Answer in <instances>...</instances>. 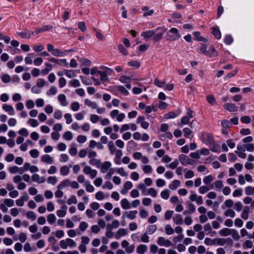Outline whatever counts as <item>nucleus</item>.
I'll return each instance as SVG.
<instances>
[{
  "label": "nucleus",
  "instance_id": "nucleus-47",
  "mask_svg": "<svg viewBox=\"0 0 254 254\" xmlns=\"http://www.w3.org/2000/svg\"><path fill=\"white\" fill-rule=\"evenodd\" d=\"M64 138L67 140H70L73 137V135L71 132L67 131L64 134Z\"/></svg>",
  "mask_w": 254,
  "mask_h": 254
},
{
  "label": "nucleus",
  "instance_id": "nucleus-18",
  "mask_svg": "<svg viewBox=\"0 0 254 254\" xmlns=\"http://www.w3.org/2000/svg\"><path fill=\"white\" fill-rule=\"evenodd\" d=\"M212 33L217 39H219L221 37V33L220 30L217 27H212Z\"/></svg>",
  "mask_w": 254,
  "mask_h": 254
},
{
  "label": "nucleus",
  "instance_id": "nucleus-55",
  "mask_svg": "<svg viewBox=\"0 0 254 254\" xmlns=\"http://www.w3.org/2000/svg\"><path fill=\"white\" fill-rule=\"evenodd\" d=\"M66 242L67 243V245H68V246H69L70 247H74L76 246L75 242L73 240H72L70 238L66 239Z\"/></svg>",
  "mask_w": 254,
  "mask_h": 254
},
{
  "label": "nucleus",
  "instance_id": "nucleus-36",
  "mask_svg": "<svg viewBox=\"0 0 254 254\" xmlns=\"http://www.w3.org/2000/svg\"><path fill=\"white\" fill-rule=\"evenodd\" d=\"M49 61L54 63H59V62H61L62 64L66 63V60L64 59L59 60L55 58H51L49 59Z\"/></svg>",
  "mask_w": 254,
  "mask_h": 254
},
{
  "label": "nucleus",
  "instance_id": "nucleus-6",
  "mask_svg": "<svg viewBox=\"0 0 254 254\" xmlns=\"http://www.w3.org/2000/svg\"><path fill=\"white\" fill-rule=\"evenodd\" d=\"M137 213V211L136 210L130 211L129 212L125 211L123 215L122 218L124 219L126 217H127L129 219L132 220L135 218Z\"/></svg>",
  "mask_w": 254,
  "mask_h": 254
},
{
  "label": "nucleus",
  "instance_id": "nucleus-56",
  "mask_svg": "<svg viewBox=\"0 0 254 254\" xmlns=\"http://www.w3.org/2000/svg\"><path fill=\"white\" fill-rule=\"evenodd\" d=\"M178 161L177 160H175L174 162L171 163L170 164L167 165V167H169L172 169H175L178 165Z\"/></svg>",
  "mask_w": 254,
  "mask_h": 254
},
{
  "label": "nucleus",
  "instance_id": "nucleus-7",
  "mask_svg": "<svg viewBox=\"0 0 254 254\" xmlns=\"http://www.w3.org/2000/svg\"><path fill=\"white\" fill-rule=\"evenodd\" d=\"M205 55L209 57H215L217 56V52L213 46H210Z\"/></svg>",
  "mask_w": 254,
  "mask_h": 254
},
{
  "label": "nucleus",
  "instance_id": "nucleus-1",
  "mask_svg": "<svg viewBox=\"0 0 254 254\" xmlns=\"http://www.w3.org/2000/svg\"><path fill=\"white\" fill-rule=\"evenodd\" d=\"M181 37L178 29L176 28H171L166 34V40L169 41H176Z\"/></svg>",
  "mask_w": 254,
  "mask_h": 254
},
{
  "label": "nucleus",
  "instance_id": "nucleus-62",
  "mask_svg": "<svg viewBox=\"0 0 254 254\" xmlns=\"http://www.w3.org/2000/svg\"><path fill=\"white\" fill-rule=\"evenodd\" d=\"M177 116L176 114L173 112H169L164 115V118L165 119H171L174 118Z\"/></svg>",
  "mask_w": 254,
  "mask_h": 254
},
{
  "label": "nucleus",
  "instance_id": "nucleus-3",
  "mask_svg": "<svg viewBox=\"0 0 254 254\" xmlns=\"http://www.w3.org/2000/svg\"><path fill=\"white\" fill-rule=\"evenodd\" d=\"M83 172L84 174L90 175L92 179L95 178L97 173L96 170L92 169L89 166H85L83 170Z\"/></svg>",
  "mask_w": 254,
  "mask_h": 254
},
{
  "label": "nucleus",
  "instance_id": "nucleus-22",
  "mask_svg": "<svg viewBox=\"0 0 254 254\" xmlns=\"http://www.w3.org/2000/svg\"><path fill=\"white\" fill-rule=\"evenodd\" d=\"M181 183L179 180H174L172 184L169 185V188L172 190H175L177 188L180 186Z\"/></svg>",
  "mask_w": 254,
  "mask_h": 254
},
{
  "label": "nucleus",
  "instance_id": "nucleus-25",
  "mask_svg": "<svg viewBox=\"0 0 254 254\" xmlns=\"http://www.w3.org/2000/svg\"><path fill=\"white\" fill-rule=\"evenodd\" d=\"M245 193L247 195H254V186H249L245 188Z\"/></svg>",
  "mask_w": 254,
  "mask_h": 254
},
{
  "label": "nucleus",
  "instance_id": "nucleus-17",
  "mask_svg": "<svg viewBox=\"0 0 254 254\" xmlns=\"http://www.w3.org/2000/svg\"><path fill=\"white\" fill-rule=\"evenodd\" d=\"M52 26L51 25H45L42 28L36 29L35 33L36 34H38L43 31H48L51 29H52Z\"/></svg>",
  "mask_w": 254,
  "mask_h": 254
},
{
  "label": "nucleus",
  "instance_id": "nucleus-49",
  "mask_svg": "<svg viewBox=\"0 0 254 254\" xmlns=\"http://www.w3.org/2000/svg\"><path fill=\"white\" fill-rule=\"evenodd\" d=\"M30 154L34 158H36L39 156V153L37 149H32L30 151Z\"/></svg>",
  "mask_w": 254,
  "mask_h": 254
},
{
  "label": "nucleus",
  "instance_id": "nucleus-50",
  "mask_svg": "<svg viewBox=\"0 0 254 254\" xmlns=\"http://www.w3.org/2000/svg\"><path fill=\"white\" fill-rule=\"evenodd\" d=\"M26 216L28 218L31 219L33 220H35L36 219V216L35 214L34 213V212L31 211H28L26 214Z\"/></svg>",
  "mask_w": 254,
  "mask_h": 254
},
{
  "label": "nucleus",
  "instance_id": "nucleus-10",
  "mask_svg": "<svg viewBox=\"0 0 254 254\" xmlns=\"http://www.w3.org/2000/svg\"><path fill=\"white\" fill-rule=\"evenodd\" d=\"M41 161L48 164H52L53 162V159L48 154H45L41 157Z\"/></svg>",
  "mask_w": 254,
  "mask_h": 254
},
{
  "label": "nucleus",
  "instance_id": "nucleus-61",
  "mask_svg": "<svg viewBox=\"0 0 254 254\" xmlns=\"http://www.w3.org/2000/svg\"><path fill=\"white\" fill-rule=\"evenodd\" d=\"M85 185L86 186V190L88 192H93L94 190V187L89 184L88 182H86L85 183Z\"/></svg>",
  "mask_w": 254,
  "mask_h": 254
},
{
  "label": "nucleus",
  "instance_id": "nucleus-26",
  "mask_svg": "<svg viewBox=\"0 0 254 254\" xmlns=\"http://www.w3.org/2000/svg\"><path fill=\"white\" fill-rule=\"evenodd\" d=\"M142 11H145L143 14V16H147L151 15L154 13V10L151 9L148 10V7L147 6H144L142 8Z\"/></svg>",
  "mask_w": 254,
  "mask_h": 254
},
{
  "label": "nucleus",
  "instance_id": "nucleus-16",
  "mask_svg": "<svg viewBox=\"0 0 254 254\" xmlns=\"http://www.w3.org/2000/svg\"><path fill=\"white\" fill-rule=\"evenodd\" d=\"M249 211H250L249 207L248 206H246L243 210V212H242V213L241 215V217L245 220L248 219V218L249 217Z\"/></svg>",
  "mask_w": 254,
  "mask_h": 254
},
{
  "label": "nucleus",
  "instance_id": "nucleus-44",
  "mask_svg": "<svg viewBox=\"0 0 254 254\" xmlns=\"http://www.w3.org/2000/svg\"><path fill=\"white\" fill-rule=\"evenodd\" d=\"M188 210L190 212V213H194L195 211V208L194 205L190 202H187Z\"/></svg>",
  "mask_w": 254,
  "mask_h": 254
},
{
  "label": "nucleus",
  "instance_id": "nucleus-51",
  "mask_svg": "<svg viewBox=\"0 0 254 254\" xmlns=\"http://www.w3.org/2000/svg\"><path fill=\"white\" fill-rule=\"evenodd\" d=\"M251 118L249 116H245L241 118V121L245 124H249L251 122Z\"/></svg>",
  "mask_w": 254,
  "mask_h": 254
},
{
  "label": "nucleus",
  "instance_id": "nucleus-34",
  "mask_svg": "<svg viewBox=\"0 0 254 254\" xmlns=\"http://www.w3.org/2000/svg\"><path fill=\"white\" fill-rule=\"evenodd\" d=\"M188 156L184 154H181L179 156V159L182 165H187V162L188 159Z\"/></svg>",
  "mask_w": 254,
  "mask_h": 254
},
{
  "label": "nucleus",
  "instance_id": "nucleus-42",
  "mask_svg": "<svg viewBox=\"0 0 254 254\" xmlns=\"http://www.w3.org/2000/svg\"><path fill=\"white\" fill-rule=\"evenodd\" d=\"M165 231H166V233L168 235H172L174 232V229L169 224L166 225Z\"/></svg>",
  "mask_w": 254,
  "mask_h": 254
},
{
  "label": "nucleus",
  "instance_id": "nucleus-32",
  "mask_svg": "<svg viewBox=\"0 0 254 254\" xmlns=\"http://www.w3.org/2000/svg\"><path fill=\"white\" fill-rule=\"evenodd\" d=\"M85 104L87 106H89V107H91L93 109H96L97 107V104H96V103L93 102L91 101L88 99H86L85 100Z\"/></svg>",
  "mask_w": 254,
  "mask_h": 254
},
{
  "label": "nucleus",
  "instance_id": "nucleus-9",
  "mask_svg": "<svg viewBox=\"0 0 254 254\" xmlns=\"http://www.w3.org/2000/svg\"><path fill=\"white\" fill-rule=\"evenodd\" d=\"M101 171L102 173H105L111 167V163L109 161L104 162L101 165Z\"/></svg>",
  "mask_w": 254,
  "mask_h": 254
},
{
  "label": "nucleus",
  "instance_id": "nucleus-52",
  "mask_svg": "<svg viewBox=\"0 0 254 254\" xmlns=\"http://www.w3.org/2000/svg\"><path fill=\"white\" fill-rule=\"evenodd\" d=\"M69 85L74 87H78L80 85L78 80L73 79L69 82Z\"/></svg>",
  "mask_w": 254,
  "mask_h": 254
},
{
  "label": "nucleus",
  "instance_id": "nucleus-20",
  "mask_svg": "<svg viewBox=\"0 0 254 254\" xmlns=\"http://www.w3.org/2000/svg\"><path fill=\"white\" fill-rule=\"evenodd\" d=\"M122 207L124 209H128L130 208V204L128 200L126 198H124L121 202Z\"/></svg>",
  "mask_w": 254,
  "mask_h": 254
},
{
  "label": "nucleus",
  "instance_id": "nucleus-4",
  "mask_svg": "<svg viewBox=\"0 0 254 254\" xmlns=\"http://www.w3.org/2000/svg\"><path fill=\"white\" fill-rule=\"evenodd\" d=\"M157 243L160 246H164L166 247H170L172 245V242L169 240L165 239L162 237L158 238Z\"/></svg>",
  "mask_w": 254,
  "mask_h": 254
},
{
  "label": "nucleus",
  "instance_id": "nucleus-2",
  "mask_svg": "<svg viewBox=\"0 0 254 254\" xmlns=\"http://www.w3.org/2000/svg\"><path fill=\"white\" fill-rule=\"evenodd\" d=\"M47 51L55 57H61L65 55L64 52L61 51L58 49H55L54 46L51 44H48L47 45Z\"/></svg>",
  "mask_w": 254,
  "mask_h": 254
},
{
  "label": "nucleus",
  "instance_id": "nucleus-41",
  "mask_svg": "<svg viewBox=\"0 0 254 254\" xmlns=\"http://www.w3.org/2000/svg\"><path fill=\"white\" fill-rule=\"evenodd\" d=\"M230 235H232L233 238L236 240H238L240 239V236L235 229H232Z\"/></svg>",
  "mask_w": 254,
  "mask_h": 254
},
{
  "label": "nucleus",
  "instance_id": "nucleus-28",
  "mask_svg": "<svg viewBox=\"0 0 254 254\" xmlns=\"http://www.w3.org/2000/svg\"><path fill=\"white\" fill-rule=\"evenodd\" d=\"M108 146L111 154H113L116 151V148L113 141H110L108 143Z\"/></svg>",
  "mask_w": 254,
  "mask_h": 254
},
{
  "label": "nucleus",
  "instance_id": "nucleus-60",
  "mask_svg": "<svg viewBox=\"0 0 254 254\" xmlns=\"http://www.w3.org/2000/svg\"><path fill=\"white\" fill-rule=\"evenodd\" d=\"M253 242L250 240H247L243 244V247L244 248H251L253 247Z\"/></svg>",
  "mask_w": 254,
  "mask_h": 254
},
{
  "label": "nucleus",
  "instance_id": "nucleus-11",
  "mask_svg": "<svg viewBox=\"0 0 254 254\" xmlns=\"http://www.w3.org/2000/svg\"><path fill=\"white\" fill-rule=\"evenodd\" d=\"M127 230L124 228H120L116 234V238L119 239L121 237L125 236L127 234Z\"/></svg>",
  "mask_w": 254,
  "mask_h": 254
},
{
  "label": "nucleus",
  "instance_id": "nucleus-64",
  "mask_svg": "<svg viewBox=\"0 0 254 254\" xmlns=\"http://www.w3.org/2000/svg\"><path fill=\"white\" fill-rule=\"evenodd\" d=\"M245 147L248 151L253 152L254 150V145L252 143L245 145Z\"/></svg>",
  "mask_w": 254,
  "mask_h": 254
},
{
  "label": "nucleus",
  "instance_id": "nucleus-27",
  "mask_svg": "<svg viewBox=\"0 0 254 254\" xmlns=\"http://www.w3.org/2000/svg\"><path fill=\"white\" fill-rule=\"evenodd\" d=\"M34 58V55L32 53L28 54L25 59V64H32L33 62V59Z\"/></svg>",
  "mask_w": 254,
  "mask_h": 254
},
{
  "label": "nucleus",
  "instance_id": "nucleus-46",
  "mask_svg": "<svg viewBox=\"0 0 254 254\" xmlns=\"http://www.w3.org/2000/svg\"><path fill=\"white\" fill-rule=\"evenodd\" d=\"M98 74L101 76V79L104 81H106L108 79L107 74L105 72L102 71H99Z\"/></svg>",
  "mask_w": 254,
  "mask_h": 254
},
{
  "label": "nucleus",
  "instance_id": "nucleus-33",
  "mask_svg": "<svg viewBox=\"0 0 254 254\" xmlns=\"http://www.w3.org/2000/svg\"><path fill=\"white\" fill-rule=\"evenodd\" d=\"M18 35L23 38L29 39L31 36L29 31H24L18 33Z\"/></svg>",
  "mask_w": 254,
  "mask_h": 254
},
{
  "label": "nucleus",
  "instance_id": "nucleus-39",
  "mask_svg": "<svg viewBox=\"0 0 254 254\" xmlns=\"http://www.w3.org/2000/svg\"><path fill=\"white\" fill-rule=\"evenodd\" d=\"M47 220L50 224H53L56 220V217L54 214H50L47 216Z\"/></svg>",
  "mask_w": 254,
  "mask_h": 254
},
{
  "label": "nucleus",
  "instance_id": "nucleus-23",
  "mask_svg": "<svg viewBox=\"0 0 254 254\" xmlns=\"http://www.w3.org/2000/svg\"><path fill=\"white\" fill-rule=\"evenodd\" d=\"M193 34L194 35L195 39L197 41H202V42H206L207 40L200 36V33L199 32L196 31L193 33Z\"/></svg>",
  "mask_w": 254,
  "mask_h": 254
},
{
  "label": "nucleus",
  "instance_id": "nucleus-37",
  "mask_svg": "<svg viewBox=\"0 0 254 254\" xmlns=\"http://www.w3.org/2000/svg\"><path fill=\"white\" fill-rule=\"evenodd\" d=\"M89 164L92 165H96L98 167H100L101 163L100 160H97L94 158H92L89 161Z\"/></svg>",
  "mask_w": 254,
  "mask_h": 254
},
{
  "label": "nucleus",
  "instance_id": "nucleus-43",
  "mask_svg": "<svg viewBox=\"0 0 254 254\" xmlns=\"http://www.w3.org/2000/svg\"><path fill=\"white\" fill-rule=\"evenodd\" d=\"M47 182L49 184L54 185L57 182V179L55 176H51L48 178Z\"/></svg>",
  "mask_w": 254,
  "mask_h": 254
},
{
  "label": "nucleus",
  "instance_id": "nucleus-24",
  "mask_svg": "<svg viewBox=\"0 0 254 254\" xmlns=\"http://www.w3.org/2000/svg\"><path fill=\"white\" fill-rule=\"evenodd\" d=\"M231 230L232 229H229V228H224L223 229L219 231V234L221 236H224V237L228 236V235H230Z\"/></svg>",
  "mask_w": 254,
  "mask_h": 254
},
{
  "label": "nucleus",
  "instance_id": "nucleus-40",
  "mask_svg": "<svg viewBox=\"0 0 254 254\" xmlns=\"http://www.w3.org/2000/svg\"><path fill=\"white\" fill-rule=\"evenodd\" d=\"M169 192H170V191L167 189L162 191L161 192V194H160L161 197L162 198L167 199L169 198V195H170Z\"/></svg>",
  "mask_w": 254,
  "mask_h": 254
},
{
  "label": "nucleus",
  "instance_id": "nucleus-31",
  "mask_svg": "<svg viewBox=\"0 0 254 254\" xmlns=\"http://www.w3.org/2000/svg\"><path fill=\"white\" fill-rule=\"evenodd\" d=\"M157 229V226L155 225L149 226L146 230V233L149 235L153 234Z\"/></svg>",
  "mask_w": 254,
  "mask_h": 254
},
{
  "label": "nucleus",
  "instance_id": "nucleus-35",
  "mask_svg": "<svg viewBox=\"0 0 254 254\" xmlns=\"http://www.w3.org/2000/svg\"><path fill=\"white\" fill-rule=\"evenodd\" d=\"M69 172V168L67 166H64L61 168L60 172L63 175H66Z\"/></svg>",
  "mask_w": 254,
  "mask_h": 254
},
{
  "label": "nucleus",
  "instance_id": "nucleus-58",
  "mask_svg": "<svg viewBox=\"0 0 254 254\" xmlns=\"http://www.w3.org/2000/svg\"><path fill=\"white\" fill-rule=\"evenodd\" d=\"M183 131L184 133V136L186 137H188L189 136L192 132V130L188 127L184 128Z\"/></svg>",
  "mask_w": 254,
  "mask_h": 254
},
{
  "label": "nucleus",
  "instance_id": "nucleus-13",
  "mask_svg": "<svg viewBox=\"0 0 254 254\" xmlns=\"http://www.w3.org/2000/svg\"><path fill=\"white\" fill-rule=\"evenodd\" d=\"M2 108L6 112H8L10 115H13L15 114L14 110L11 105L4 104L3 105Z\"/></svg>",
  "mask_w": 254,
  "mask_h": 254
},
{
  "label": "nucleus",
  "instance_id": "nucleus-19",
  "mask_svg": "<svg viewBox=\"0 0 254 254\" xmlns=\"http://www.w3.org/2000/svg\"><path fill=\"white\" fill-rule=\"evenodd\" d=\"M147 250V247L145 245H140L136 249V252L139 254H143Z\"/></svg>",
  "mask_w": 254,
  "mask_h": 254
},
{
  "label": "nucleus",
  "instance_id": "nucleus-48",
  "mask_svg": "<svg viewBox=\"0 0 254 254\" xmlns=\"http://www.w3.org/2000/svg\"><path fill=\"white\" fill-rule=\"evenodd\" d=\"M4 204L8 207H11L14 205V201L11 199L6 198L4 199Z\"/></svg>",
  "mask_w": 254,
  "mask_h": 254
},
{
  "label": "nucleus",
  "instance_id": "nucleus-21",
  "mask_svg": "<svg viewBox=\"0 0 254 254\" xmlns=\"http://www.w3.org/2000/svg\"><path fill=\"white\" fill-rule=\"evenodd\" d=\"M70 182L69 180L66 179L63 181L61 183H60L57 187L58 189H62L64 187H68L70 185Z\"/></svg>",
  "mask_w": 254,
  "mask_h": 254
},
{
  "label": "nucleus",
  "instance_id": "nucleus-45",
  "mask_svg": "<svg viewBox=\"0 0 254 254\" xmlns=\"http://www.w3.org/2000/svg\"><path fill=\"white\" fill-rule=\"evenodd\" d=\"M225 215L233 218L235 216V212L232 209H228L225 212Z\"/></svg>",
  "mask_w": 254,
  "mask_h": 254
},
{
  "label": "nucleus",
  "instance_id": "nucleus-30",
  "mask_svg": "<svg viewBox=\"0 0 254 254\" xmlns=\"http://www.w3.org/2000/svg\"><path fill=\"white\" fill-rule=\"evenodd\" d=\"M224 42L226 45H231L233 42V37L230 35H227L224 37Z\"/></svg>",
  "mask_w": 254,
  "mask_h": 254
},
{
  "label": "nucleus",
  "instance_id": "nucleus-57",
  "mask_svg": "<svg viewBox=\"0 0 254 254\" xmlns=\"http://www.w3.org/2000/svg\"><path fill=\"white\" fill-rule=\"evenodd\" d=\"M213 180L212 176L209 175L206 176L203 180V182L206 185H209Z\"/></svg>",
  "mask_w": 254,
  "mask_h": 254
},
{
  "label": "nucleus",
  "instance_id": "nucleus-53",
  "mask_svg": "<svg viewBox=\"0 0 254 254\" xmlns=\"http://www.w3.org/2000/svg\"><path fill=\"white\" fill-rule=\"evenodd\" d=\"M78 28L82 32L86 31V27L84 22H79L78 23Z\"/></svg>",
  "mask_w": 254,
  "mask_h": 254
},
{
  "label": "nucleus",
  "instance_id": "nucleus-5",
  "mask_svg": "<svg viewBox=\"0 0 254 254\" xmlns=\"http://www.w3.org/2000/svg\"><path fill=\"white\" fill-rule=\"evenodd\" d=\"M224 108L230 112H236L238 110V107L235 106L234 104L230 103H225L224 106Z\"/></svg>",
  "mask_w": 254,
  "mask_h": 254
},
{
  "label": "nucleus",
  "instance_id": "nucleus-38",
  "mask_svg": "<svg viewBox=\"0 0 254 254\" xmlns=\"http://www.w3.org/2000/svg\"><path fill=\"white\" fill-rule=\"evenodd\" d=\"M190 119V118L188 116L183 117L181 120L180 124H179V125L181 126L188 125L189 123Z\"/></svg>",
  "mask_w": 254,
  "mask_h": 254
},
{
  "label": "nucleus",
  "instance_id": "nucleus-8",
  "mask_svg": "<svg viewBox=\"0 0 254 254\" xmlns=\"http://www.w3.org/2000/svg\"><path fill=\"white\" fill-rule=\"evenodd\" d=\"M226 242H230V246H232L233 245V241L231 238H227V239H222V238H217V245L220 246H223Z\"/></svg>",
  "mask_w": 254,
  "mask_h": 254
},
{
  "label": "nucleus",
  "instance_id": "nucleus-54",
  "mask_svg": "<svg viewBox=\"0 0 254 254\" xmlns=\"http://www.w3.org/2000/svg\"><path fill=\"white\" fill-rule=\"evenodd\" d=\"M77 199L75 196H72L70 198H69L67 203L68 205H71V204H76L77 203Z\"/></svg>",
  "mask_w": 254,
  "mask_h": 254
},
{
  "label": "nucleus",
  "instance_id": "nucleus-59",
  "mask_svg": "<svg viewBox=\"0 0 254 254\" xmlns=\"http://www.w3.org/2000/svg\"><path fill=\"white\" fill-rule=\"evenodd\" d=\"M152 170V168L150 165H146L143 167V171L145 173H150Z\"/></svg>",
  "mask_w": 254,
  "mask_h": 254
},
{
  "label": "nucleus",
  "instance_id": "nucleus-15",
  "mask_svg": "<svg viewBox=\"0 0 254 254\" xmlns=\"http://www.w3.org/2000/svg\"><path fill=\"white\" fill-rule=\"evenodd\" d=\"M58 100L62 106H66L67 105L68 102L66 101V97L64 94L59 95Z\"/></svg>",
  "mask_w": 254,
  "mask_h": 254
},
{
  "label": "nucleus",
  "instance_id": "nucleus-14",
  "mask_svg": "<svg viewBox=\"0 0 254 254\" xmlns=\"http://www.w3.org/2000/svg\"><path fill=\"white\" fill-rule=\"evenodd\" d=\"M173 219L176 224H182L183 223V217L181 214H176Z\"/></svg>",
  "mask_w": 254,
  "mask_h": 254
},
{
  "label": "nucleus",
  "instance_id": "nucleus-63",
  "mask_svg": "<svg viewBox=\"0 0 254 254\" xmlns=\"http://www.w3.org/2000/svg\"><path fill=\"white\" fill-rule=\"evenodd\" d=\"M71 109L74 111H76L79 109V104L78 102H74L71 105Z\"/></svg>",
  "mask_w": 254,
  "mask_h": 254
},
{
  "label": "nucleus",
  "instance_id": "nucleus-12",
  "mask_svg": "<svg viewBox=\"0 0 254 254\" xmlns=\"http://www.w3.org/2000/svg\"><path fill=\"white\" fill-rule=\"evenodd\" d=\"M155 32L153 30L146 31L142 33L141 36L144 38H149L155 35Z\"/></svg>",
  "mask_w": 254,
  "mask_h": 254
},
{
  "label": "nucleus",
  "instance_id": "nucleus-29",
  "mask_svg": "<svg viewBox=\"0 0 254 254\" xmlns=\"http://www.w3.org/2000/svg\"><path fill=\"white\" fill-rule=\"evenodd\" d=\"M207 102L211 105H215L216 104V100L214 97L212 95H208L206 96Z\"/></svg>",
  "mask_w": 254,
  "mask_h": 254
}]
</instances>
